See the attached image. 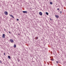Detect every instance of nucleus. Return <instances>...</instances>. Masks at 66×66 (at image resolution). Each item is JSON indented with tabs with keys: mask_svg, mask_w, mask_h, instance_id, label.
I'll use <instances>...</instances> for the list:
<instances>
[{
	"mask_svg": "<svg viewBox=\"0 0 66 66\" xmlns=\"http://www.w3.org/2000/svg\"><path fill=\"white\" fill-rule=\"evenodd\" d=\"M4 14L6 15H7L8 13L7 11H5L4 12Z\"/></svg>",
	"mask_w": 66,
	"mask_h": 66,
	"instance_id": "nucleus-1",
	"label": "nucleus"
},
{
	"mask_svg": "<svg viewBox=\"0 0 66 66\" xmlns=\"http://www.w3.org/2000/svg\"><path fill=\"white\" fill-rule=\"evenodd\" d=\"M10 41L11 43H13L14 42V40H12V39H10Z\"/></svg>",
	"mask_w": 66,
	"mask_h": 66,
	"instance_id": "nucleus-2",
	"label": "nucleus"
},
{
	"mask_svg": "<svg viewBox=\"0 0 66 66\" xmlns=\"http://www.w3.org/2000/svg\"><path fill=\"white\" fill-rule=\"evenodd\" d=\"M39 14L41 16H42V15H43V13H42V12H39Z\"/></svg>",
	"mask_w": 66,
	"mask_h": 66,
	"instance_id": "nucleus-3",
	"label": "nucleus"
},
{
	"mask_svg": "<svg viewBox=\"0 0 66 66\" xmlns=\"http://www.w3.org/2000/svg\"><path fill=\"white\" fill-rule=\"evenodd\" d=\"M55 16L56 18H58L59 17V16L57 15H55Z\"/></svg>",
	"mask_w": 66,
	"mask_h": 66,
	"instance_id": "nucleus-4",
	"label": "nucleus"
},
{
	"mask_svg": "<svg viewBox=\"0 0 66 66\" xmlns=\"http://www.w3.org/2000/svg\"><path fill=\"white\" fill-rule=\"evenodd\" d=\"M2 36V37H3V38H5V34H3V36Z\"/></svg>",
	"mask_w": 66,
	"mask_h": 66,
	"instance_id": "nucleus-5",
	"label": "nucleus"
},
{
	"mask_svg": "<svg viewBox=\"0 0 66 66\" xmlns=\"http://www.w3.org/2000/svg\"><path fill=\"white\" fill-rule=\"evenodd\" d=\"M22 12L23 13H28L27 11H23Z\"/></svg>",
	"mask_w": 66,
	"mask_h": 66,
	"instance_id": "nucleus-6",
	"label": "nucleus"
},
{
	"mask_svg": "<svg viewBox=\"0 0 66 66\" xmlns=\"http://www.w3.org/2000/svg\"><path fill=\"white\" fill-rule=\"evenodd\" d=\"M10 16H11V17H12V18H14V17L13 16V15L10 14Z\"/></svg>",
	"mask_w": 66,
	"mask_h": 66,
	"instance_id": "nucleus-7",
	"label": "nucleus"
},
{
	"mask_svg": "<svg viewBox=\"0 0 66 66\" xmlns=\"http://www.w3.org/2000/svg\"><path fill=\"white\" fill-rule=\"evenodd\" d=\"M14 48H16V45L15 44L14 46Z\"/></svg>",
	"mask_w": 66,
	"mask_h": 66,
	"instance_id": "nucleus-8",
	"label": "nucleus"
},
{
	"mask_svg": "<svg viewBox=\"0 0 66 66\" xmlns=\"http://www.w3.org/2000/svg\"><path fill=\"white\" fill-rule=\"evenodd\" d=\"M46 14L47 15H48V13L47 12H46Z\"/></svg>",
	"mask_w": 66,
	"mask_h": 66,
	"instance_id": "nucleus-9",
	"label": "nucleus"
},
{
	"mask_svg": "<svg viewBox=\"0 0 66 66\" xmlns=\"http://www.w3.org/2000/svg\"><path fill=\"white\" fill-rule=\"evenodd\" d=\"M8 58H9V59H11V57H10V56H8Z\"/></svg>",
	"mask_w": 66,
	"mask_h": 66,
	"instance_id": "nucleus-10",
	"label": "nucleus"
},
{
	"mask_svg": "<svg viewBox=\"0 0 66 66\" xmlns=\"http://www.w3.org/2000/svg\"><path fill=\"white\" fill-rule=\"evenodd\" d=\"M51 61H54V59L52 58L51 59Z\"/></svg>",
	"mask_w": 66,
	"mask_h": 66,
	"instance_id": "nucleus-11",
	"label": "nucleus"
},
{
	"mask_svg": "<svg viewBox=\"0 0 66 66\" xmlns=\"http://www.w3.org/2000/svg\"><path fill=\"white\" fill-rule=\"evenodd\" d=\"M50 4H52V2H51L50 3Z\"/></svg>",
	"mask_w": 66,
	"mask_h": 66,
	"instance_id": "nucleus-12",
	"label": "nucleus"
},
{
	"mask_svg": "<svg viewBox=\"0 0 66 66\" xmlns=\"http://www.w3.org/2000/svg\"><path fill=\"white\" fill-rule=\"evenodd\" d=\"M38 37H36V39H38Z\"/></svg>",
	"mask_w": 66,
	"mask_h": 66,
	"instance_id": "nucleus-13",
	"label": "nucleus"
},
{
	"mask_svg": "<svg viewBox=\"0 0 66 66\" xmlns=\"http://www.w3.org/2000/svg\"><path fill=\"white\" fill-rule=\"evenodd\" d=\"M60 14H62V12L61 11L60 12Z\"/></svg>",
	"mask_w": 66,
	"mask_h": 66,
	"instance_id": "nucleus-14",
	"label": "nucleus"
},
{
	"mask_svg": "<svg viewBox=\"0 0 66 66\" xmlns=\"http://www.w3.org/2000/svg\"><path fill=\"white\" fill-rule=\"evenodd\" d=\"M0 63H1V64H2V62L1 60H0Z\"/></svg>",
	"mask_w": 66,
	"mask_h": 66,
	"instance_id": "nucleus-15",
	"label": "nucleus"
},
{
	"mask_svg": "<svg viewBox=\"0 0 66 66\" xmlns=\"http://www.w3.org/2000/svg\"><path fill=\"white\" fill-rule=\"evenodd\" d=\"M56 63H59V62L57 61H56Z\"/></svg>",
	"mask_w": 66,
	"mask_h": 66,
	"instance_id": "nucleus-16",
	"label": "nucleus"
},
{
	"mask_svg": "<svg viewBox=\"0 0 66 66\" xmlns=\"http://www.w3.org/2000/svg\"><path fill=\"white\" fill-rule=\"evenodd\" d=\"M4 55H5V53H4Z\"/></svg>",
	"mask_w": 66,
	"mask_h": 66,
	"instance_id": "nucleus-17",
	"label": "nucleus"
},
{
	"mask_svg": "<svg viewBox=\"0 0 66 66\" xmlns=\"http://www.w3.org/2000/svg\"><path fill=\"white\" fill-rule=\"evenodd\" d=\"M16 20H17V21H18L19 20V19H16Z\"/></svg>",
	"mask_w": 66,
	"mask_h": 66,
	"instance_id": "nucleus-18",
	"label": "nucleus"
},
{
	"mask_svg": "<svg viewBox=\"0 0 66 66\" xmlns=\"http://www.w3.org/2000/svg\"><path fill=\"white\" fill-rule=\"evenodd\" d=\"M50 19L51 20V21H52V19H51V18H50Z\"/></svg>",
	"mask_w": 66,
	"mask_h": 66,
	"instance_id": "nucleus-19",
	"label": "nucleus"
},
{
	"mask_svg": "<svg viewBox=\"0 0 66 66\" xmlns=\"http://www.w3.org/2000/svg\"><path fill=\"white\" fill-rule=\"evenodd\" d=\"M30 10H32V8H30Z\"/></svg>",
	"mask_w": 66,
	"mask_h": 66,
	"instance_id": "nucleus-20",
	"label": "nucleus"
},
{
	"mask_svg": "<svg viewBox=\"0 0 66 66\" xmlns=\"http://www.w3.org/2000/svg\"><path fill=\"white\" fill-rule=\"evenodd\" d=\"M9 33L10 34L11 32H10V31H9Z\"/></svg>",
	"mask_w": 66,
	"mask_h": 66,
	"instance_id": "nucleus-21",
	"label": "nucleus"
},
{
	"mask_svg": "<svg viewBox=\"0 0 66 66\" xmlns=\"http://www.w3.org/2000/svg\"><path fill=\"white\" fill-rule=\"evenodd\" d=\"M57 10H59V9L58 8V9H57Z\"/></svg>",
	"mask_w": 66,
	"mask_h": 66,
	"instance_id": "nucleus-22",
	"label": "nucleus"
},
{
	"mask_svg": "<svg viewBox=\"0 0 66 66\" xmlns=\"http://www.w3.org/2000/svg\"><path fill=\"white\" fill-rule=\"evenodd\" d=\"M4 31H5V28H4Z\"/></svg>",
	"mask_w": 66,
	"mask_h": 66,
	"instance_id": "nucleus-23",
	"label": "nucleus"
}]
</instances>
